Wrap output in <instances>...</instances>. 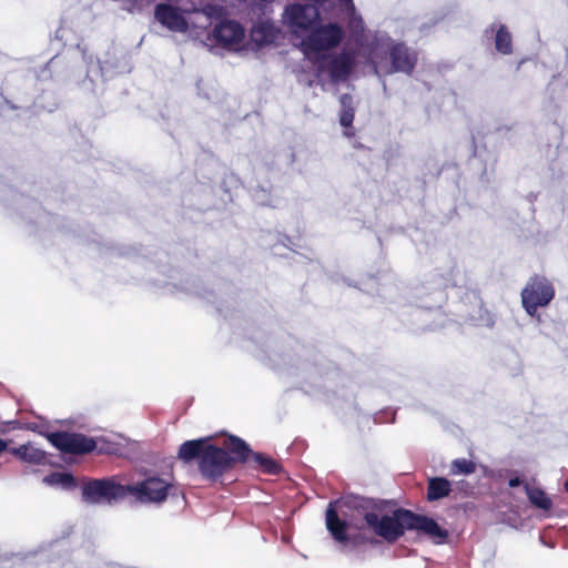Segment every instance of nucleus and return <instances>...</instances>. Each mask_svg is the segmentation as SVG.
<instances>
[{
	"label": "nucleus",
	"mask_w": 568,
	"mask_h": 568,
	"mask_svg": "<svg viewBox=\"0 0 568 568\" xmlns=\"http://www.w3.org/2000/svg\"><path fill=\"white\" fill-rule=\"evenodd\" d=\"M498 52L507 54L511 52V36L504 26H500L495 39Z\"/></svg>",
	"instance_id": "obj_19"
},
{
	"label": "nucleus",
	"mask_w": 568,
	"mask_h": 568,
	"mask_svg": "<svg viewBox=\"0 0 568 568\" xmlns=\"http://www.w3.org/2000/svg\"><path fill=\"white\" fill-rule=\"evenodd\" d=\"M125 497V485L114 479H95L82 487V498L88 504H112Z\"/></svg>",
	"instance_id": "obj_8"
},
{
	"label": "nucleus",
	"mask_w": 568,
	"mask_h": 568,
	"mask_svg": "<svg viewBox=\"0 0 568 568\" xmlns=\"http://www.w3.org/2000/svg\"><path fill=\"white\" fill-rule=\"evenodd\" d=\"M408 517L407 529L423 532L437 544L443 542L447 538L448 531L442 528L433 518L415 515L409 510Z\"/></svg>",
	"instance_id": "obj_11"
},
{
	"label": "nucleus",
	"mask_w": 568,
	"mask_h": 568,
	"mask_svg": "<svg viewBox=\"0 0 568 568\" xmlns=\"http://www.w3.org/2000/svg\"><path fill=\"white\" fill-rule=\"evenodd\" d=\"M476 469L475 463L465 458L455 459L450 466L452 475H469Z\"/></svg>",
	"instance_id": "obj_20"
},
{
	"label": "nucleus",
	"mask_w": 568,
	"mask_h": 568,
	"mask_svg": "<svg viewBox=\"0 0 568 568\" xmlns=\"http://www.w3.org/2000/svg\"><path fill=\"white\" fill-rule=\"evenodd\" d=\"M525 489L529 501L535 507L542 510H549L551 508L552 501L544 490L537 487H531L529 485H525Z\"/></svg>",
	"instance_id": "obj_17"
},
{
	"label": "nucleus",
	"mask_w": 568,
	"mask_h": 568,
	"mask_svg": "<svg viewBox=\"0 0 568 568\" xmlns=\"http://www.w3.org/2000/svg\"><path fill=\"white\" fill-rule=\"evenodd\" d=\"M408 510H385L376 507L363 517L348 520L338 518L333 504L326 510V527L333 538L347 551L369 540L368 534L376 535L388 542L397 540L407 529Z\"/></svg>",
	"instance_id": "obj_3"
},
{
	"label": "nucleus",
	"mask_w": 568,
	"mask_h": 568,
	"mask_svg": "<svg viewBox=\"0 0 568 568\" xmlns=\"http://www.w3.org/2000/svg\"><path fill=\"white\" fill-rule=\"evenodd\" d=\"M213 38L222 47L239 51L244 45L245 30L235 21H223L214 28Z\"/></svg>",
	"instance_id": "obj_10"
},
{
	"label": "nucleus",
	"mask_w": 568,
	"mask_h": 568,
	"mask_svg": "<svg viewBox=\"0 0 568 568\" xmlns=\"http://www.w3.org/2000/svg\"><path fill=\"white\" fill-rule=\"evenodd\" d=\"M248 456L247 444L234 436L225 438L222 446L210 438H200L186 440L179 448V458L185 463L196 458L201 475L209 480L219 479L235 463H245Z\"/></svg>",
	"instance_id": "obj_4"
},
{
	"label": "nucleus",
	"mask_w": 568,
	"mask_h": 568,
	"mask_svg": "<svg viewBox=\"0 0 568 568\" xmlns=\"http://www.w3.org/2000/svg\"><path fill=\"white\" fill-rule=\"evenodd\" d=\"M520 484H521V480L518 477L511 478L509 480V486L510 487H516V486H519Z\"/></svg>",
	"instance_id": "obj_21"
},
{
	"label": "nucleus",
	"mask_w": 568,
	"mask_h": 568,
	"mask_svg": "<svg viewBox=\"0 0 568 568\" xmlns=\"http://www.w3.org/2000/svg\"><path fill=\"white\" fill-rule=\"evenodd\" d=\"M185 13L189 10L182 11L181 9L166 3H160L155 7L154 17L159 23L173 32L185 33L193 28H205L211 23L213 17L221 13V8L217 6H206L202 11H194L195 20H190Z\"/></svg>",
	"instance_id": "obj_5"
},
{
	"label": "nucleus",
	"mask_w": 568,
	"mask_h": 568,
	"mask_svg": "<svg viewBox=\"0 0 568 568\" xmlns=\"http://www.w3.org/2000/svg\"><path fill=\"white\" fill-rule=\"evenodd\" d=\"M333 16L347 20L352 38L357 47V52L352 53L355 59L362 57L366 63L371 64L375 74L382 77L393 72H412L416 63L415 52L403 43H395L385 32H366L361 16L356 13L353 0H338V10Z\"/></svg>",
	"instance_id": "obj_2"
},
{
	"label": "nucleus",
	"mask_w": 568,
	"mask_h": 568,
	"mask_svg": "<svg viewBox=\"0 0 568 568\" xmlns=\"http://www.w3.org/2000/svg\"><path fill=\"white\" fill-rule=\"evenodd\" d=\"M10 453L22 462L32 465H44L47 462V453L33 443L11 448Z\"/></svg>",
	"instance_id": "obj_13"
},
{
	"label": "nucleus",
	"mask_w": 568,
	"mask_h": 568,
	"mask_svg": "<svg viewBox=\"0 0 568 568\" xmlns=\"http://www.w3.org/2000/svg\"><path fill=\"white\" fill-rule=\"evenodd\" d=\"M7 449V442L0 438V454Z\"/></svg>",
	"instance_id": "obj_22"
},
{
	"label": "nucleus",
	"mask_w": 568,
	"mask_h": 568,
	"mask_svg": "<svg viewBox=\"0 0 568 568\" xmlns=\"http://www.w3.org/2000/svg\"><path fill=\"white\" fill-rule=\"evenodd\" d=\"M48 439L54 447L64 453L84 454L95 448V442L81 434L52 433L48 435Z\"/></svg>",
	"instance_id": "obj_9"
},
{
	"label": "nucleus",
	"mask_w": 568,
	"mask_h": 568,
	"mask_svg": "<svg viewBox=\"0 0 568 568\" xmlns=\"http://www.w3.org/2000/svg\"><path fill=\"white\" fill-rule=\"evenodd\" d=\"M282 21L293 43L313 61L320 75L332 81H345L354 70L355 55L348 50L329 53L343 39V29L334 22L321 23L318 9L313 4H288Z\"/></svg>",
	"instance_id": "obj_1"
},
{
	"label": "nucleus",
	"mask_w": 568,
	"mask_h": 568,
	"mask_svg": "<svg viewBox=\"0 0 568 568\" xmlns=\"http://www.w3.org/2000/svg\"><path fill=\"white\" fill-rule=\"evenodd\" d=\"M565 488H566V490L568 491V480H567V481H566V484H565Z\"/></svg>",
	"instance_id": "obj_23"
},
{
	"label": "nucleus",
	"mask_w": 568,
	"mask_h": 568,
	"mask_svg": "<svg viewBox=\"0 0 568 568\" xmlns=\"http://www.w3.org/2000/svg\"><path fill=\"white\" fill-rule=\"evenodd\" d=\"M43 483L51 487H60L64 490L73 489L77 486L75 479L69 473L54 471L43 478Z\"/></svg>",
	"instance_id": "obj_15"
},
{
	"label": "nucleus",
	"mask_w": 568,
	"mask_h": 568,
	"mask_svg": "<svg viewBox=\"0 0 568 568\" xmlns=\"http://www.w3.org/2000/svg\"><path fill=\"white\" fill-rule=\"evenodd\" d=\"M341 106L342 112L339 116V123L342 126L346 128L345 135L352 136L354 134L351 128L352 122L354 120V108H353V99L348 94H344L341 97Z\"/></svg>",
	"instance_id": "obj_14"
},
{
	"label": "nucleus",
	"mask_w": 568,
	"mask_h": 568,
	"mask_svg": "<svg viewBox=\"0 0 568 568\" xmlns=\"http://www.w3.org/2000/svg\"><path fill=\"white\" fill-rule=\"evenodd\" d=\"M555 296V288L546 277L530 278L521 292V302L526 312L535 316L538 307L547 306Z\"/></svg>",
	"instance_id": "obj_7"
},
{
	"label": "nucleus",
	"mask_w": 568,
	"mask_h": 568,
	"mask_svg": "<svg viewBox=\"0 0 568 568\" xmlns=\"http://www.w3.org/2000/svg\"><path fill=\"white\" fill-rule=\"evenodd\" d=\"M282 36L281 29L270 20L255 23L250 33L251 41L256 48L275 44Z\"/></svg>",
	"instance_id": "obj_12"
},
{
	"label": "nucleus",
	"mask_w": 568,
	"mask_h": 568,
	"mask_svg": "<svg viewBox=\"0 0 568 568\" xmlns=\"http://www.w3.org/2000/svg\"><path fill=\"white\" fill-rule=\"evenodd\" d=\"M173 481L170 476L146 474L143 478L125 485V497L131 496L143 505H162L171 495Z\"/></svg>",
	"instance_id": "obj_6"
},
{
	"label": "nucleus",
	"mask_w": 568,
	"mask_h": 568,
	"mask_svg": "<svg viewBox=\"0 0 568 568\" xmlns=\"http://www.w3.org/2000/svg\"><path fill=\"white\" fill-rule=\"evenodd\" d=\"M253 460L264 471L270 474H275L278 471L280 467L271 458L260 454V453H253L250 450L248 459L245 462Z\"/></svg>",
	"instance_id": "obj_18"
},
{
	"label": "nucleus",
	"mask_w": 568,
	"mask_h": 568,
	"mask_svg": "<svg viewBox=\"0 0 568 568\" xmlns=\"http://www.w3.org/2000/svg\"><path fill=\"white\" fill-rule=\"evenodd\" d=\"M450 493V483L442 477L432 478L428 483L427 497L429 500H437L448 496Z\"/></svg>",
	"instance_id": "obj_16"
}]
</instances>
